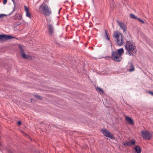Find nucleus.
Segmentation results:
<instances>
[{
	"mask_svg": "<svg viewBox=\"0 0 153 153\" xmlns=\"http://www.w3.org/2000/svg\"><path fill=\"white\" fill-rule=\"evenodd\" d=\"M117 22L118 24L119 25L123 30V32H126L127 29V27L125 24L122 22L119 21L118 20L117 21Z\"/></svg>",
	"mask_w": 153,
	"mask_h": 153,
	"instance_id": "8",
	"label": "nucleus"
},
{
	"mask_svg": "<svg viewBox=\"0 0 153 153\" xmlns=\"http://www.w3.org/2000/svg\"><path fill=\"white\" fill-rule=\"evenodd\" d=\"M135 143L136 142L134 140H131L128 141H126L122 142V145L125 146H128L130 147L132 145H134Z\"/></svg>",
	"mask_w": 153,
	"mask_h": 153,
	"instance_id": "7",
	"label": "nucleus"
},
{
	"mask_svg": "<svg viewBox=\"0 0 153 153\" xmlns=\"http://www.w3.org/2000/svg\"><path fill=\"white\" fill-rule=\"evenodd\" d=\"M42 8V12L43 14L45 16H48L51 13V8L46 4L42 5L40 6V8Z\"/></svg>",
	"mask_w": 153,
	"mask_h": 153,
	"instance_id": "2",
	"label": "nucleus"
},
{
	"mask_svg": "<svg viewBox=\"0 0 153 153\" xmlns=\"http://www.w3.org/2000/svg\"><path fill=\"white\" fill-rule=\"evenodd\" d=\"M135 150L137 153H141V149L140 147L138 146H136L135 147Z\"/></svg>",
	"mask_w": 153,
	"mask_h": 153,
	"instance_id": "14",
	"label": "nucleus"
},
{
	"mask_svg": "<svg viewBox=\"0 0 153 153\" xmlns=\"http://www.w3.org/2000/svg\"><path fill=\"white\" fill-rule=\"evenodd\" d=\"M22 18V16L19 15V16H16L15 17V19H21Z\"/></svg>",
	"mask_w": 153,
	"mask_h": 153,
	"instance_id": "20",
	"label": "nucleus"
},
{
	"mask_svg": "<svg viewBox=\"0 0 153 153\" xmlns=\"http://www.w3.org/2000/svg\"><path fill=\"white\" fill-rule=\"evenodd\" d=\"M34 97L37 99L42 100V97L41 96H39L38 95H35Z\"/></svg>",
	"mask_w": 153,
	"mask_h": 153,
	"instance_id": "22",
	"label": "nucleus"
},
{
	"mask_svg": "<svg viewBox=\"0 0 153 153\" xmlns=\"http://www.w3.org/2000/svg\"><path fill=\"white\" fill-rule=\"evenodd\" d=\"M67 1H65V3Z\"/></svg>",
	"mask_w": 153,
	"mask_h": 153,
	"instance_id": "35",
	"label": "nucleus"
},
{
	"mask_svg": "<svg viewBox=\"0 0 153 153\" xmlns=\"http://www.w3.org/2000/svg\"><path fill=\"white\" fill-rule=\"evenodd\" d=\"M48 29L50 34L52 35L53 33L54 28L53 26L50 23L48 24Z\"/></svg>",
	"mask_w": 153,
	"mask_h": 153,
	"instance_id": "10",
	"label": "nucleus"
},
{
	"mask_svg": "<svg viewBox=\"0 0 153 153\" xmlns=\"http://www.w3.org/2000/svg\"><path fill=\"white\" fill-rule=\"evenodd\" d=\"M111 58L114 61L117 62L120 61L122 59L121 56L118 54L115 51H112L111 52Z\"/></svg>",
	"mask_w": 153,
	"mask_h": 153,
	"instance_id": "3",
	"label": "nucleus"
},
{
	"mask_svg": "<svg viewBox=\"0 0 153 153\" xmlns=\"http://www.w3.org/2000/svg\"><path fill=\"white\" fill-rule=\"evenodd\" d=\"M125 118L126 121L129 124L131 125L134 124V121L131 118L128 116H126Z\"/></svg>",
	"mask_w": 153,
	"mask_h": 153,
	"instance_id": "11",
	"label": "nucleus"
},
{
	"mask_svg": "<svg viewBox=\"0 0 153 153\" xmlns=\"http://www.w3.org/2000/svg\"><path fill=\"white\" fill-rule=\"evenodd\" d=\"M141 134L144 139L150 140L152 137V134L149 131H142Z\"/></svg>",
	"mask_w": 153,
	"mask_h": 153,
	"instance_id": "4",
	"label": "nucleus"
},
{
	"mask_svg": "<svg viewBox=\"0 0 153 153\" xmlns=\"http://www.w3.org/2000/svg\"><path fill=\"white\" fill-rule=\"evenodd\" d=\"M117 44L119 46H121L123 45V37L122 36H121V37L120 39L119 38L117 39Z\"/></svg>",
	"mask_w": 153,
	"mask_h": 153,
	"instance_id": "12",
	"label": "nucleus"
},
{
	"mask_svg": "<svg viewBox=\"0 0 153 153\" xmlns=\"http://www.w3.org/2000/svg\"><path fill=\"white\" fill-rule=\"evenodd\" d=\"M105 39L108 40H110V39L108 37V35H107L106 36H105Z\"/></svg>",
	"mask_w": 153,
	"mask_h": 153,
	"instance_id": "29",
	"label": "nucleus"
},
{
	"mask_svg": "<svg viewBox=\"0 0 153 153\" xmlns=\"http://www.w3.org/2000/svg\"><path fill=\"white\" fill-rule=\"evenodd\" d=\"M108 57V56H106V58H107V57Z\"/></svg>",
	"mask_w": 153,
	"mask_h": 153,
	"instance_id": "34",
	"label": "nucleus"
},
{
	"mask_svg": "<svg viewBox=\"0 0 153 153\" xmlns=\"http://www.w3.org/2000/svg\"><path fill=\"white\" fill-rule=\"evenodd\" d=\"M113 36L114 38H116V39H117L119 38L120 35L117 33H115L113 35Z\"/></svg>",
	"mask_w": 153,
	"mask_h": 153,
	"instance_id": "21",
	"label": "nucleus"
},
{
	"mask_svg": "<svg viewBox=\"0 0 153 153\" xmlns=\"http://www.w3.org/2000/svg\"><path fill=\"white\" fill-rule=\"evenodd\" d=\"M21 124V122L20 121H19L18 122V123H17V125H20Z\"/></svg>",
	"mask_w": 153,
	"mask_h": 153,
	"instance_id": "31",
	"label": "nucleus"
},
{
	"mask_svg": "<svg viewBox=\"0 0 153 153\" xmlns=\"http://www.w3.org/2000/svg\"><path fill=\"white\" fill-rule=\"evenodd\" d=\"M61 9V8L60 10H59V12H58V13H60V10Z\"/></svg>",
	"mask_w": 153,
	"mask_h": 153,
	"instance_id": "32",
	"label": "nucleus"
},
{
	"mask_svg": "<svg viewBox=\"0 0 153 153\" xmlns=\"http://www.w3.org/2000/svg\"><path fill=\"white\" fill-rule=\"evenodd\" d=\"M7 2V0H3V4H5Z\"/></svg>",
	"mask_w": 153,
	"mask_h": 153,
	"instance_id": "28",
	"label": "nucleus"
},
{
	"mask_svg": "<svg viewBox=\"0 0 153 153\" xmlns=\"http://www.w3.org/2000/svg\"><path fill=\"white\" fill-rule=\"evenodd\" d=\"M130 17L132 19H137V17L136 16H135V15L133 14H130Z\"/></svg>",
	"mask_w": 153,
	"mask_h": 153,
	"instance_id": "19",
	"label": "nucleus"
},
{
	"mask_svg": "<svg viewBox=\"0 0 153 153\" xmlns=\"http://www.w3.org/2000/svg\"><path fill=\"white\" fill-rule=\"evenodd\" d=\"M26 16L29 18H31L30 14L29 12V11L26 12Z\"/></svg>",
	"mask_w": 153,
	"mask_h": 153,
	"instance_id": "23",
	"label": "nucleus"
},
{
	"mask_svg": "<svg viewBox=\"0 0 153 153\" xmlns=\"http://www.w3.org/2000/svg\"><path fill=\"white\" fill-rule=\"evenodd\" d=\"M21 22H20L19 21H18L17 22H16L14 24V26L15 27H17L21 24Z\"/></svg>",
	"mask_w": 153,
	"mask_h": 153,
	"instance_id": "18",
	"label": "nucleus"
},
{
	"mask_svg": "<svg viewBox=\"0 0 153 153\" xmlns=\"http://www.w3.org/2000/svg\"><path fill=\"white\" fill-rule=\"evenodd\" d=\"M118 54H119V55L121 56V55L124 53V50L123 49V48H121L120 49H118L117 50Z\"/></svg>",
	"mask_w": 153,
	"mask_h": 153,
	"instance_id": "15",
	"label": "nucleus"
},
{
	"mask_svg": "<svg viewBox=\"0 0 153 153\" xmlns=\"http://www.w3.org/2000/svg\"><path fill=\"white\" fill-rule=\"evenodd\" d=\"M125 48L126 50V53L129 56H133L134 54L136 53L137 52L134 43L132 41H127Z\"/></svg>",
	"mask_w": 153,
	"mask_h": 153,
	"instance_id": "1",
	"label": "nucleus"
},
{
	"mask_svg": "<svg viewBox=\"0 0 153 153\" xmlns=\"http://www.w3.org/2000/svg\"><path fill=\"white\" fill-rule=\"evenodd\" d=\"M16 38V37L5 34L0 35V42L3 41L4 42L8 39Z\"/></svg>",
	"mask_w": 153,
	"mask_h": 153,
	"instance_id": "5",
	"label": "nucleus"
},
{
	"mask_svg": "<svg viewBox=\"0 0 153 153\" xmlns=\"http://www.w3.org/2000/svg\"><path fill=\"white\" fill-rule=\"evenodd\" d=\"M129 65L130 68L128 69V70L130 72L133 71L134 70V68L132 63H130Z\"/></svg>",
	"mask_w": 153,
	"mask_h": 153,
	"instance_id": "13",
	"label": "nucleus"
},
{
	"mask_svg": "<svg viewBox=\"0 0 153 153\" xmlns=\"http://www.w3.org/2000/svg\"><path fill=\"white\" fill-rule=\"evenodd\" d=\"M96 90L97 91L99 92L100 94H104V92L103 90L102 89L100 88V87H97V88H96Z\"/></svg>",
	"mask_w": 153,
	"mask_h": 153,
	"instance_id": "16",
	"label": "nucleus"
},
{
	"mask_svg": "<svg viewBox=\"0 0 153 153\" xmlns=\"http://www.w3.org/2000/svg\"><path fill=\"white\" fill-rule=\"evenodd\" d=\"M148 93L151 94V95L153 96V92L151 91H150L148 92Z\"/></svg>",
	"mask_w": 153,
	"mask_h": 153,
	"instance_id": "30",
	"label": "nucleus"
},
{
	"mask_svg": "<svg viewBox=\"0 0 153 153\" xmlns=\"http://www.w3.org/2000/svg\"><path fill=\"white\" fill-rule=\"evenodd\" d=\"M19 47L20 49V53L21 54L22 57L24 59H27V56L25 53L24 50L22 48V46L19 45Z\"/></svg>",
	"mask_w": 153,
	"mask_h": 153,
	"instance_id": "9",
	"label": "nucleus"
},
{
	"mask_svg": "<svg viewBox=\"0 0 153 153\" xmlns=\"http://www.w3.org/2000/svg\"><path fill=\"white\" fill-rule=\"evenodd\" d=\"M106 139L107 140H108V138H107Z\"/></svg>",
	"mask_w": 153,
	"mask_h": 153,
	"instance_id": "33",
	"label": "nucleus"
},
{
	"mask_svg": "<svg viewBox=\"0 0 153 153\" xmlns=\"http://www.w3.org/2000/svg\"><path fill=\"white\" fill-rule=\"evenodd\" d=\"M102 134L107 137H109L111 139L114 138V136L107 130L106 129H102L101 130Z\"/></svg>",
	"mask_w": 153,
	"mask_h": 153,
	"instance_id": "6",
	"label": "nucleus"
},
{
	"mask_svg": "<svg viewBox=\"0 0 153 153\" xmlns=\"http://www.w3.org/2000/svg\"><path fill=\"white\" fill-rule=\"evenodd\" d=\"M25 7V10L26 11V12H28V9L27 7L26 6H24Z\"/></svg>",
	"mask_w": 153,
	"mask_h": 153,
	"instance_id": "26",
	"label": "nucleus"
},
{
	"mask_svg": "<svg viewBox=\"0 0 153 153\" xmlns=\"http://www.w3.org/2000/svg\"><path fill=\"white\" fill-rule=\"evenodd\" d=\"M137 19L142 24H144L145 23L140 18H137Z\"/></svg>",
	"mask_w": 153,
	"mask_h": 153,
	"instance_id": "24",
	"label": "nucleus"
},
{
	"mask_svg": "<svg viewBox=\"0 0 153 153\" xmlns=\"http://www.w3.org/2000/svg\"><path fill=\"white\" fill-rule=\"evenodd\" d=\"M107 35H108V33L107 30H105V36H106Z\"/></svg>",
	"mask_w": 153,
	"mask_h": 153,
	"instance_id": "27",
	"label": "nucleus"
},
{
	"mask_svg": "<svg viewBox=\"0 0 153 153\" xmlns=\"http://www.w3.org/2000/svg\"><path fill=\"white\" fill-rule=\"evenodd\" d=\"M12 1H13V3L14 7V8H13V10L12 12H11L9 14V15H11L15 11V8H16V2H15V0H12Z\"/></svg>",
	"mask_w": 153,
	"mask_h": 153,
	"instance_id": "17",
	"label": "nucleus"
},
{
	"mask_svg": "<svg viewBox=\"0 0 153 153\" xmlns=\"http://www.w3.org/2000/svg\"><path fill=\"white\" fill-rule=\"evenodd\" d=\"M7 16V15H5V14H0V18H3V17H4V16H6V17Z\"/></svg>",
	"mask_w": 153,
	"mask_h": 153,
	"instance_id": "25",
	"label": "nucleus"
}]
</instances>
